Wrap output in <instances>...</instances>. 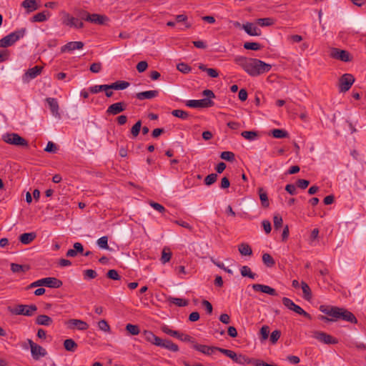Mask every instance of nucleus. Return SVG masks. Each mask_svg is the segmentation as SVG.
Returning a JSON list of instances; mask_svg holds the SVG:
<instances>
[{
  "mask_svg": "<svg viewBox=\"0 0 366 366\" xmlns=\"http://www.w3.org/2000/svg\"><path fill=\"white\" fill-rule=\"evenodd\" d=\"M274 19L272 18H261L256 20V24L260 26H269L274 24Z\"/></svg>",
  "mask_w": 366,
  "mask_h": 366,
  "instance_id": "nucleus-36",
  "label": "nucleus"
},
{
  "mask_svg": "<svg viewBox=\"0 0 366 366\" xmlns=\"http://www.w3.org/2000/svg\"><path fill=\"white\" fill-rule=\"evenodd\" d=\"M273 222H274V227L275 229H279L282 227L283 220L280 215H279V214L274 215V218H273Z\"/></svg>",
  "mask_w": 366,
  "mask_h": 366,
  "instance_id": "nucleus-53",
  "label": "nucleus"
},
{
  "mask_svg": "<svg viewBox=\"0 0 366 366\" xmlns=\"http://www.w3.org/2000/svg\"><path fill=\"white\" fill-rule=\"evenodd\" d=\"M354 81H355V78L352 74H343L339 80L340 92H345L348 91L350 89V87L352 86V85L353 84Z\"/></svg>",
  "mask_w": 366,
  "mask_h": 366,
  "instance_id": "nucleus-8",
  "label": "nucleus"
},
{
  "mask_svg": "<svg viewBox=\"0 0 366 366\" xmlns=\"http://www.w3.org/2000/svg\"><path fill=\"white\" fill-rule=\"evenodd\" d=\"M108 84L95 85L89 87V92L92 94H97L99 92L108 89Z\"/></svg>",
  "mask_w": 366,
  "mask_h": 366,
  "instance_id": "nucleus-46",
  "label": "nucleus"
},
{
  "mask_svg": "<svg viewBox=\"0 0 366 366\" xmlns=\"http://www.w3.org/2000/svg\"><path fill=\"white\" fill-rule=\"evenodd\" d=\"M292 311L296 312L297 314H298L300 315L305 317V318H307L308 320L312 319V316L308 312H305L301 307H300L297 305H295V306H294Z\"/></svg>",
  "mask_w": 366,
  "mask_h": 366,
  "instance_id": "nucleus-43",
  "label": "nucleus"
},
{
  "mask_svg": "<svg viewBox=\"0 0 366 366\" xmlns=\"http://www.w3.org/2000/svg\"><path fill=\"white\" fill-rule=\"evenodd\" d=\"M102 63L95 62L90 65L89 70L93 73H99L102 70Z\"/></svg>",
  "mask_w": 366,
  "mask_h": 366,
  "instance_id": "nucleus-61",
  "label": "nucleus"
},
{
  "mask_svg": "<svg viewBox=\"0 0 366 366\" xmlns=\"http://www.w3.org/2000/svg\"><path fill=\"white\" fill-rule=\"evenodd\" d=\"M177 339L183 341V342H189L192 343H194V340L191 336L183 334V333H179V335L177 337Z\"/></svg>",
  "mask_w": 366,
  "mask_h": 366,
  "instance_id": "nucleus-58",
  "label": "nucleus"
},
{
  "mask_svg": "<svg viewBox=\"0 0 366 366\" xmlns=\"http://www.w3.org/2000/svg\"><path fill=\"white\" fill-rule=\"evenodd\" d=\"M37 309L35 305H18L10 311L12 314L16 315L31 317L37 311Z\"/></svg>",
  "mask_w": 366,
  "mask_h": 366,
  "instance_id": "nucleus-5",
  "label": "nucleus"
},
{
  "mask_svg": "<svg viewBox=\"0 0 366 366\" xmlns=\"http://www.w3.org/2000/svg\"><path fill=\"white\" fill-rule=\"evenodd\" d=\"M26 29L14 31L0 39V47H8L14 44L21 38H23L26 33Z\"/></svg>",
  "mask_w": 366,
  "mask_h": 366,
  "instance_id": "nucleus-3",
  "label": "nucleus"
},
{
  "mask_svg": "<svg viewBox=\"0 0 366 366\" xmlns=\"http://www.w3.org/2000/svg\"><path fill=\"white\" fill-rule=\"evenodd\" d=\"M21 6L24 7L27 13L33 12L39 9L36 0H24L21 2Z\"/></svg>",
  "mask_w": 366,
  "mask_h": 366,
  "instance_id": "nucleus-23",
  "label": "nucleus"
},
{
  "mask_svg": "<svg viewBox=\"0 0 366 366\" xmlns=\"http://www.w3.org/2000/svg\"><path fill=\"white\" fill-rule=\"evenodd\" d=\"M214 104V102L209 99H192L186 102V106L191 108H208L213 107Z\"/></svg>",
  "mask_w": 366,
  "mask_h": 366,
  "instance_id": "nucleus-7",
  "label": "nucleus"
},
{
  "mask_svg": "<svg viewBox=\"0 0 366 366\" xmlns=\"http://www.w3.org/2000/svg\"><path fill=\"white\" fill-rule=\"evenodd\" d=\"M252 288L256 292H262L272 296L277 295L276 290L267 285L254 284L252 285Z\"/></svg>",
  "mask_w": 366,
  "mask_h": 366,
  "instance_id": "nucleus-18",
  "label": "nucleus"
},
{
  "mask_svg": "<svg viewBox=\"0 0 366 366\" xmlns=\"http://www.w3.org/2000/svg\"><path fill=\"white\" fill-rule=\"evenodd\" d=\"M271 132L272 137L277 139H282L288 137L287 132L284 129H274Z\"/></svg>",
  "mask_w": 366,
  "mask_h": 366,
  "instance_id": "nucleus-38",
  "label": "nucleus"
},
{
  "mask_svg": "<svg viewBox=\"0 0 366 366\" xmlns=\"http://www.w3.org/2000/svg\"><path fill=\"white\" fill-rule=\"evenodd\" d=\"M70 329L77 328L79 330H86L89 328V325L81 320L71 319L67 322Z\"/></svg>",
  "mask_w": 366,
  "mask_h": 366,
  "instance_id": "nucleus-17",
  "label": "nucleus"
},
{
  "mask_svg": "<svg viewBox=\"0 0 366 366\" xmlns=\"http://www.w3.org/2000/svg\"><path fill=\"white\" fill-rule=\"evenodd\" d=\"M62 24L70 27L76 29H81L84 27L82 21H79L78 18L71 16L68 13H63Z\"/></svg>",
  "mask_w": 366,
  "mask_h": 366,
  "instance_id": "nucleus-10",
  "label": "nucleus"
},
{
  "mask_svg": "<svg viewBox=\"0 0 366 366\" xmlns=\"http://www.w3.org/2000/svg\"><path fill=\"white\" fill-rule=\"evenodd\" d=\"M242 276L248 277L250 279H254L256 274L251 271V269L248 266H242L240 269Z\"/></svg>",
  "mask_w": 366,
  "mask_h": 366,
  "instance_id": "nucleus-40",
  "label": "nucleus"
},
{
  "mask_svg": "<svg viewBox=\"0 0 366 366\" xmlns=\"http://www.w3.org/2000/svg\"><path fill=\"white\" fill-rule=\"evenodd\" d=\"M51 114L56 119H60L61 118V114L59 113V106L56 99L48 97L46 99Z\"/></svg>",
  "mask_w": 366,
  "mask_h": 366,
  "instance_id": "nucleus-15",
  "label": "nucleus"
},
{
  "mask_svg": "<svg viewBox=\"0 0 366 366\" xmlns=\"http://www.w3.org/2000/svg\"><path fill=\"white\" fill-rule=\"evenodd\" d=\"M97 244L102 249H109L108 237L107 236L100 237L97 240Z\"/></svg>",
  "mask_w": 366,
  "mask_h": 366,
  "instance_id": "nucleus-48",
  "label": "nucleus"
},
{
  "mask_svg": "<svg viewBox=\"0 0 366 366\" xmlns=\"http://www.w3.org/2000/svg\"><path fill=\"white\" fill-rule=\"evenodd\" d=\"M234 154L232 152L226 151L222 152L220 154V157L224 160L232 162L234 160Z\"/></svg>",
  "mask_w": 366,
  "mask_h": 366,
  "instance_id": "nucleus-49",
  "label": "nucleus"
},
{
  "mask_svg": "<svg viewBox=\"0 0 366 366\" xmlns=\"http://www.w3.org/2000/svg\"><path fill=\"white\" fill-rule=\"evenodd\" d=\"M241 135L246 139L253 141L258 137V133L255 131H244Z\"/></svg>",
  "mask_w": 366,
  "mask_h": 366,
  "instance_id": "nucleus-41",
  "label": "nucleus"
},
{
  "mask_svg": "<svg viewBox=\"0 0 366 366\" xmlns=\"http://www.w3.org/2000/svg\"><path fill=\"white\" fill-rule=\"evenodd\" d=\"M281 336V332L280 330H274L270 335V341L272 344H275L277 340L280 339Z\"/></svg>",
  "mask_w": 366,
  "mask_h": 366,
  "instance_id": "nucleus-59",
  "label": "nucleus"
},
{
  "mask_svg": "<svg viewBox=\"0 0 366 366\" xmlns=\"http://www.w3.org/2000/svg\"><path fill=\"white\" fill-rule=\"evenodd\" d=\"M44 151L50 153H55L57 151V147L54 142H49L44 149Z\"/></svg>",
  "mask_w": 366,
  "mask_h": 366,
  "instance_id": "nucleus-62",
  "label": "nucleus"
},
{
  "mask_svg": "<svg viewBox=\"0 0 366 366\" xmlns=\"http://www.w3.org/2000/svg\"><path fill=\"white\" fill-rule=\"evenodd\" d=\"M40 286H44L49 288H59L62 286V281L56 277H45L39 279Z\"/></svg>",
  "mask_w": 366,
  "mask_h": 366,
  "instance_id": "nucleus-13",
  "label": "nucleus"
},
{
  "mask_svg": "<svg viewBox=\"0 0 366 366\" xmlns=\"http://www.w3.org/2000/svg\"><path fill=\"white\" fill-rule=\"evenodd\" d=\"M320 310L334 319H330L325 316L321 315L319 318L325 322L335 321L337 319H341L351 323H357V320L355 316L350 311L337 307H329L325 305H321Z\"/></svg>",
  "mask_w": 366,
  "mask_h": 366,
  "instance_id": "nucleus-2",
  "label": "nucleus"
},
{
  "mask_svg": "<svg viewBox=\"0 0 366 366\" xmlns=\"http://www.w3.org/2000/svg\"><path fill=\"white\" fill-rule=\"evenodd\" d=\"M36 237L35 232L24 233L19 237L20 242L24 244H29Z\"/></svg>",
  "mask_w": 366,
  "mask_h": 366,
  "instance_id": "nucleus-28",
  "label": "nucleus"
},
{
  "mask_svg": "<svg viewBox=\"0 0 366 366\" xmlns=\"http://www.w3.org/2000/svg\"><path fill=\"white\" fill-rule=\"evenodd\" d=\"M149 205L153 207L155 210L163 213L166 211L165 208L160 204L151 201Z\"/></svg>",
  "mask_w": 366,
  "mask_h": 366,
  "instance_id": "nucleus-63",
  "label": "nucleus"
},
{
  "mask_svg": "<svg viewBox=\"0 0 366 366\" xmlns=\"http://www.w3.org/2000/svg\"><path fill=\"white\" fill-rule=\"evenodd\" d=\"M238 250L242 255H252V250L251 247L247 243H242L238 246Z\"/></svg>",
  "mask_w": 366,
  "mask_h": 366,
  "instance_id": "nucleus-32",
  "label": "nucleus"
},
{
  "mask_svg": "<svg viewBox=\"0 0 366 366\" xmlns=\"http://www.w3.org/2000/svg\"><path fill=\"white\" fill-rule=\"evenodd\" d=\"M107 277L111 280H119L121 277L116 269H109L107 273Z\"/></svg>",
  "mask_w": 366,
  "mask_h": 366,
  "instance_id": "nucleus-56",
  "label": "nucleus"
},
{
  "mask_svg": "<svg viewBox=\"0 0 366 366\" xmlns=\"http://www.w3.org/2000/svg\"><path fill=\"white\" fill-rule=\"evenodd\" d=\"M262 262L268 267H272L275 264V261L273 257L268 253H264L262 255Z\"/></svg>",
  "mask_w": 366,
  "mask_h": 366,
  "instance_id": "nucleus-39",
  "label": "nucleus"
},
{
  "mask_svg": "<svg viewBox=\"0 0 366 366\" xmlns=\"http://www.w3.org/2000/svg\"><path fill=\"white\" fill-rule=\"evenodd\" d=\"M31 348V356L34 360H39L47 355L46 350L41 346L34 343L31 340H28Z\"/></svg>",
  "mask_w": 366,
  "mask_h": 366,
  "instance_id": "nucleus-6",
  "label": "nucleus"
},
{
  "mask_svg": "<svg viewBox=\"0 0 366 366\" xmlns=\"http://www.w3.org/2000/svg\"><path fill=\"white\" fill-rule=\"evenodd\" d=\"M43 69V66H35L31 69H29L25 74L23 75V81L24 82H29L30 80L36 78L39 76Z\"/></svg>",
  "mask_w": 366,
  "mask_h": 366,
  "instance_id": "nucleus-14",
  "label": "nucleus"
},
{
  "mask_svg": "<svg viewBox=\"0 0 366 366\" xmlns=\"http://www.w3.org/2000/svg\"><path fill=\"white\" fill-rule=\"evenodd\" d=\"M158 94L159 92L157 90H149L137 93L136 97L139 100L151 99L157 97Z\"/></svg>",
  "mask_w": 366,
  "mask_h": 366,
  "instance_id": "nucleus-22",
  "label": "nucleus"
},
{
  "mask_svg": "<svg viewBox=\"0 0 366 366\" xmlns=\"http://www.w3.org/2000/svg\"><path fill=\"white\" fill-rule=\"evenodd\" d=\"M142 127V122L141 121H137L132 127L131 129V133L134 137H136L138 136L140 129Z\"/></svg>",
  "mask_w": 366,
  "mask_h": 366,
  "instance_id": "nucleus-47",
  "label": "nucleus"
},
{
  "mask_svg": "<svg viewBox=\"0 0 366 366\" xmlns=\"http://www.w3.org/2000/svg\"><path fill=\"white\" fill-rule=\"evenodd\" d=\"M172 252H170V249L168 247H164L162 252L161 262L162 264H165L170 261L172 257Z\"/></svg>",
  "mask_w": 366,
  "mask_h": 366,
  "instance_id": "nucleus-37",
  "label": "nucleus"
},
{
  "mask_svg": "<svg viewBox=\"0 0 366 366\" xmlns=\"http://www.w3.org/2000/svg\"><path fill=\"white\" fill-rule=\"evenodd\" d=\"M84 43L82 41H70L61 48L62 53L66 51H72L76 49H81L84 47Z\"/></svg>",
  "mask_w": 366,
  "mask_h": 366,
  "instance_id": "nucleus-20",
  "label": "nucleus"
},
{
  "mask_svg": "<svg viewBox=\"0 0 366 366\" xmlns=\"http://www.w3.org/2000/svg\"><path fill=\"white\" fill-rule=\"evenodd\" d=\"M282 301L283 305L290 310H292L294 306L296 305L292 300L288 297H283Z\"/></svg>",
  "mask_w": 366,
  "mask_h": 366,
  "instance_id": "nucleus-60",
  "label": "nucleus"
},
{
  "mask_svg": "<svg viewBox=\"0 0 366 366\" xmlns=\"http://www.w3.org/2000/svg\"><path fill=\"white\" fill-rule=\"evenodd\" d=\"M90 15L91 14L89 12L83 9H80L76 12V16L79 19L81 20H85L86 21H89V17L90 16Z\"/></svg>",
  "mask_w": 366,
  "mask_h": 366,
  "instance_id": "nucleus-54",
  "label": "nucleus"
},
{
  "mask_svg": "<svg viewBox=\"0 0 366 366\" xmlns=\"http://www.w3.org/2000/svg\"><path fill=\"white\" fill-rule=\"evenodd\" d=\"M29 266L27 264H19L16 263L11 264V270L14 273L26 272L29 269Z\"/></svg>",
  "mask_w": 366,
  "mask_h": 366,
  "instance_id": "nucleus-29",
  "label": "nucleus"
},
{
  "mask_svg": "<svg viewBox=\"0 0 366 366\" xmlns=\"http://www.w3.org/2000/svg\"><path fill=\"white\" fill-rule=\"evenodd\" d=\"M242 28L249 36H260L261 30L255 26L252 23L247 22L242 24Z\"/></svg>",
  "mask_w": 366,
  "mask_h": 366,
  "instance_id": "nucleus-19",
  "label": "nucleus"
},
{
  "mask_svg": "<svg viewBox=\"0 0 366 366\" xmlns=\"http://www.w3.org/2000/svg\"><path fill=\"white\" fill-rule=\"evenodd\" d=\"M301 287L303 292V297L306 300H310L312 299V292L310 287L305 282H301Z\"/></svg>",
  "mask_w": 366,
  "mask_h": 366,
  "instance_id": "nucleus-35",
  "label": "nucleus"
},
{
  "mask_svg": "<svg viewBox=\"0 0 366 366\" xmlns=\"http://www.w3.org/2000/svg\"><path fill=\"white\" fill-rule=\"evenodd\" d=\"M2 140L9 144L14 145L16 147H29L27 140L16 133H6L2 135Z\"/></svg>",
  "mask_w": 366,
  "mask_h": 366,
  "instance_id": "nucleus-4",
  "label": "nucleus"
},
{
  "mask_svg": "<svg viewBox=\"0 0 366 366\" xmlns=\"http://www.w3.org/2000/svg\"><path fill=\"white\" fill-rule=\"evenodd\" d=\"M217 179V174L212 173L209 175H207L204 179V184L207 186H209L212 184H214Z\"/></svg>",
  "mask_w": 366,
  "mask_h": 366,
  "instance_id": "nucleus-50",
  "label": "nucleus"
},
{
  "mask_svg": "<svg viewBox=\"0 0 366 366\" xmlns=\"http://www.w3.org/2000/svg\"><path fill=\"white\" fill-rule=\"evenodd\" d=\"M127 107V104L124 102H119L114 103L108 107L106 113L108 115H117L125 111Z\"/></svg>",
  "mask_w": 366,
  "mask_h": 366,
  "instance_id": "nucleus-12",
  "label": "nucleus"
},
{
  "mask_svg": "<svg viewBox=\"0 0 366 366\" xmlns=\"http://www.w3.org/2000/svg\"><path fill=\"white\" fill-rule=\"evenodd\" d=\"M64 347L66 350L74 352L77 349V344L72 339H66L64 342Z\"/></svg>",
  "mask_w": 366,
  "mask_h": 366,
  "instance_id": "nucleus-34",
  "label": "nucleus"
},
{
  "mask_svg": "<svg viewBox=\"0 0 366 366\" xmlns=\"http://www.w3.org/2000/svg\"><path fill=\"white\" fill-rule=\"evenodd\" d=\"M192 347L204 354V355H211L214 351H219V350H223L224 348L217 347H210L205 345H200L198 343L194 342L192 345Z\"/></svg>",
  "mask_w": 366,
  "mask_h": 366,
  "instance_id": "nucleus-16",
  "label": "nucleus"
},
{
  "mask_svg": "<svg viewBox=\"0 0 366 366\" xmlns=\"http://www.w3.org/2000/svg\"><path fill=\"white\" fill-rule=\"evenodd\" d=\"M167 300L170 303L174 304L179 307H185L189 303L188 300L179 297H168Z\"/></svg>",
  "mask_w": 366,
  "mask_h": 366,
  "instance_id": "nucleus-33",
  "label": "nucleus"
},
{
  "mask_svg": "<svg viewBox=\"0 0 366 366\" xmlns=\"http://www.w3.org/2000/svg\"><path fill=\"white\" fill-rule=\"evenodd\" d=\"M297 187L302 189H306L308 185L310 184V182L308 180H306V179H298L297 181Z\"/></svg>",
  "mask_w": 366,
  "mask_h": 366,
  "instance_id": "nucleus-64",
  "label": "nucleus"
},
{
  "mask_svg": "<svg viewBox=\"0 0 366 366\" xmlns=\"http://www.w3.org/2000/svg\"><path fill=\"white\" fill-rule=\"evenodd\" d=\"M331 57L341 60L344 62H349L352 60L350 54L346 50H342L337 48H332L330 52Z\"/></svg>",
  "mask_w": 366,
  "mask_h": 366,
  "instance_id": "nucleus-11",
  "label": "nucleus"
},
{
  "mask_svg": "<svg viewBox=\"0 0 366 366\" xmlns=\"http://www.w3.org/2000/svg\"><path fill=\"white\" fill-rule=\"evenodd\" d=\"M244 48L247 50L258 51L262 48V46L257 42H245Z\"/></svg>",
  "mask_w": 366,
  "mask_h": 366,
  "instance_id": "nucleus-44",
  "label": "nucleus"
},
{
  "mask_svg": "<svg viewBox=\"0 0 366 366\" xmlns=\"http://www.w3.org/2000/svg\"><path fill=\"white\" fill-rule=\"evenodd\" d=\"M49 14L48 11L39 12L32 16L31 21L32 22H44L47 20V16Z\"/></svg>",
  "mask_w": 366,
  "mask_h": 366,
  "instance_id": "nucleus-30",
  "label": "nucleus"
},
{
  "mask_svg": "<svg viewBox=\"0 0 366 366\" xmlns=\"http://www.w3.org/2000/svg\"><path fill=\"white\" fill-rule=\"evenodd\" d=\"M312 337L320 342L327 345H335L338 342L336 338L324 332L314 331Z\"/></svg>",
  "mask_w": 366,
  "mask_h": 366,
  "instance_id": "nucleus-9",
  "label": "nucleus"
},
{
  "mask_svg": "<svg viewBox=\"0 0 366 366\" xmlns=\"http://www.w3.org/2000/svg\"><path fill=\"white\" fill-rule=\"evenodd\" d=\"M172 114L182 119H187L189 117V113L182 109H174L172 112Z\"/></svg>",
  "mask_w": 366,
  "mask_h": 366,
  "instance_id": "nucleus-42",
  "label": "nucleus"
},
{
  "mask_svg": "<svg viewBox=\"0 0 366 366\" xmlns=\"http://www.w3.org/2000/svg\"><path fill=\"white\" fill-rule=\"evenodd\" d=\"M143 337L145 340L147 342L159 346L160 344L161 338L156 336L152 332L144 330L143 332Z\"/></svg>",
  "mask_w": 366,
  "mask_h": 366,
  "instance_id": "nucleus-21",
  "label": "nucleus"
},
{
  "mask_svg": "<svg viewBox=\"0 0 366 366\" xmlns=\"http://www.w3.org/2000/svg\"><path fill=\"white\" fill-rule=\"evenodd\" d=\"M98 327L100 330L106 332H110L111 328L107 322L105 320H102L98 322Z\"/></svg>",
  "mask_w": 366,
  "mask_h": 366,
  "instance_id": "nucleus-51",
  "label": "nucleus"
},
{
  "mask_svg": "<svg viewBox=\"0 0 366 366\" xmlns=\"http://www.w3.org/2000/svg\"><path fill=\"white\" fill-rule=\"evenodd\" d=\"M126 330L132 335H137L140 332L139 327L136 325L127 324L126 325Z\"/></svg>",
  "mask_w": 366,
  "mask_h": 366,
  "instance_id": "nucleus-45",
  "label": "nucleus"
},
{
  "mask_svg": "<svg viewBox=\"0 0 366 366\" xmlns=\"http://www.w3.org/2000/svg\"><path fill=\"white\" fill-rule=\"evenodd\" d=\"M158 347H161L172 352H177L179 351V347L177 344L172 342L170 340H163L161 339L160 344Z\"/></svg>",
  "mask_w": 366,
  "mask_h": 366,
  "instance_id": "nucleus-24",
  "label": "nucleus"
},
{
  "mask_svg": "<svg viewBox=\"0 0 366 366\" xmlns=\"http://www.w3.org/2000/svg\"><path fill=\"white\" fill-rule=\"evenodd\" d=\"M162 331L164 332L167 335H169L172 337H174L177 338V337L179 335V332L177 330H172L170 328H169L167 326H164L162 327Z\"/></svg>",
  "mask_w": 366,
  "mask_h": 366,
  "instance_id": "nucleus-57",
  "label": "nucleus"
},
{
  "mask_svg": "<svg viewBox=\"0 0 366 366\" xmlns=\"http://www.w3.org/2000/svg\"><path fill=\"white\" fill-rule=\"evenodd\" d=\"M259 199L263 207H268L269 205L268 197L267 192L263 189V188H259L258 189Z\"/></svg>",
  "mask_w": 366,
  "mask_h": 366,
  "instance_id": "nucleus-31",
  "label": "nucleus"
},
{
  "mask_svg": "<svg viewBox=\"0 0 366 366\" xmlns=\"http://www.w3.org/2000/svg\"><path fill=\"white\" fill-rule=\"evenodd\" d=\"M129 86V83L126 81H117L114 83L108 84L109 89H113L114 90H124Z\"/></svg>",
  "mask_w": 366,
  "mask_h": 366,
  "instance_id": "nucleus-27",
  "label": "nucleus"
},
{
  "mask_svg": "<svg viewBox=\"0 0 366 366\" xmlns=\"http://www.w3.org/2000/svg\"><path fill=\"white\" fill-rule=\"evenodd\" d=\"M108 20V18L104 15L92 14L89 17V21L99 25H103Z\"/></svg>",
  "mask_w": 366,
  "mask_h": 366,
  "instance_id": "nucleus-25",
  "label": "nucleus"
},
{
  "mask_svg": "<svg viewBox=\"0 0 366 366\" xmlns=\"http://www.w3.org/2000/svg\"><path fill=\"white\" fill-rule=\"evenodd\" d=\"M97 276V273L95 270L89 269L84 271V279H94Z\"/></svg>",
  "mask_w": 366,
  "mask_h": 366,
  "instance_id": "nucleus-52",
  "label": "nucleus"
},
{
  "mask_svg": "<svg viewBox=\"0 0 366 366\" xmlns=\"http://www.w3.org/2000/svg\"><path fill=\"white\" fill-rule=\"evenodd\" d=\"M177 69L183 74H187L191 71V67L185 63L178 64Z\"/></svg>",
  "mask_w": 366,
  "mask_h": 366,
  "instance_id": "nucleus-55",
  "label": "nucleus"
},
{
  "mask_svg": "<svg viewBox=\"0 0 366 366\" xmlns=\"http://www.w3.org/2000/svg\"><path fill=\"white\" fill-rule=\"evenodd\" d=\"M35 322L38 325L49 326L52 324L53 320L46 315H40L36 317Z\"/></svg>",
  "mask_w": 366,
  "mask_h": 366,
  "instance_id": "nucleus-26",
  "label": "nucleus"
},
{
  "mask_svg": "<svg viewBox=\"0 0 366 366\" xmlns=\"http://www.w3.org/2000/svg\"><path fill=\"white\" fill-rule=\"evenodd\" d=\"M234 61L251 76L262 75L272 69L271 64L254 58L237 56L234 57Z\"/></svg>",
  "mask_w": 366,
  "mask_h": 366,
  "instance_id": "nucleus-1",
  "label": "nucleus"
}]
</instances>
